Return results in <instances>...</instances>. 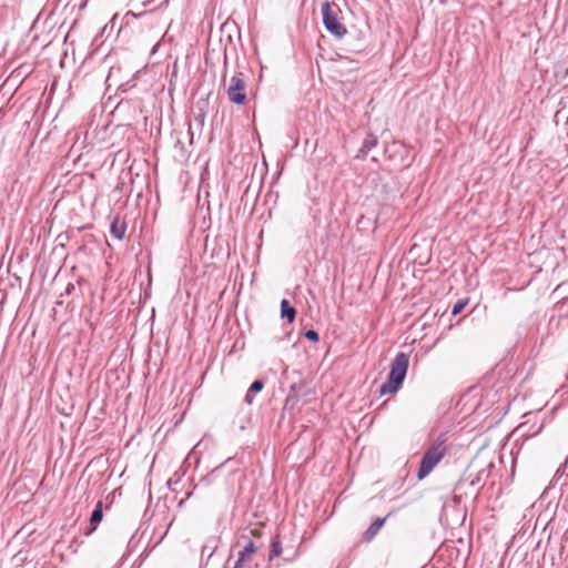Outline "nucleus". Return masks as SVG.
<instances>
[{
    "instance_id": "nucleus-17",
    "label": "nucleus",
    "mask_w": 568,
    "mask_h": 568,
    "mask_svg": "<svg viewBox=\"0 0 568 568\" xmlns=\"http://www.w3.org/2000/svg\"><path fill=\"white\" fill-rule=\"evenodd\" d=\"M304 336L312 342H318V339H320L318 333L314 329H307L305 332Z\"/></svg>"
},
{
    "instance_id": "nucleus-22",
    "label": "nucleus",
    "mask_w": 568,
    "mask_h": 568,
    "mask_svg": "<svg viewBox=\"0 0 568 568\" xmlns=\"http://www.w3.org/2000/svg\"><path fill=\"white\" fill-rule=\"evenodd\" d=\"M204 119H205V116L202 113L199 114L197 116H195V120H197L201 125H203Z\"/></svg>"
},
{
    "instance_id": "nucleus-1",
    "label": "nucleus",
    "mask_w": 568,
    "mask_h": 568,
    "mask_svg": "<svg viewBox=\"0 0 568 568\" xmlns=\"http://www.w3.org/2000/svg\"><path fill=\"white\" fill-rule=\"evenodd\" d=\"M409 364V357L405 353H398L392 362L387 381L381 386V394H393L403 384Z\"/></svg>"
},
{
    "instance_id": "nucleus-16",
    "label": "nucleus",
    "mask_w": 568,
    "mask_h": 568,
    "mask_svg": "<svg viewBox=\"0 0 568 568\" xmlns=\"http://www.w3.org/2000/svg\"><path fill=\"white\" fill-rule=\"evenodd\" d=\"M155 14H156V10L152 9V10L144 11V12L138 14V17H140L146 21H150ZM132 16L136 17V14H134V13H132Z\"/></svg>"
},
{
    "instance_id": "nucleus-25",
    "label": "nucleus",
    "mask_w": 568,
    "mask_h": 568,
    "mask_svg": "<svg viewBox=\"0 0 568 568\" xmlns=\"http://www.w3.org/2000/svg\"><path fill=\"white\" fill-rule=\"evenodd\" d=\"M223 465H220L217 467H215V469L213 470V473L217 471Z\"/></svg>"
},
{
    "instance_id": "nucleus-9",
    "label": "nucleus",
    "mask_w": 568,
    "mask_h": 568,
    "mask_svg": "<svg viewBox=\"0 0 568 568\" xmlns=\"http://www.w3.org/2000/svg\"><path fill=\"white\" fill-rule=\"evenodd\" d=\"M254 554L239 552L237 559L230 568H252Z\"/></svg>"
},
{
    "instance_id": "nucleus-8",
    "label": "nucleus",
    "mask_w": 568,
    "mask_h": 568,
    "mask_svg": "<svg viewBox=\"0 0 568 568\" xmlns=\"http://www.w3.org/2000/svg\"><path fill=\"white\" fill-rule=\"evenodd\" d=\"M385 521H386V518H376L371 524L368 529L365 531V534H364L365 540L369 541L371 539H373L377 535L379 529L384 526Z\"/></svg>"
},
{
    "instance_id": "nucleus-4",
    "label": "nucleus",
    "mask_w": 568,
    "mask_h": 568,
    "mask_svg": "<svg viewBox=\"0 0 568 568\" xmlns=\"http://www.w3.org/2000/svg\"><path fill=\"white\" fill-rule=\"evenodd\" d=\"M227 98L236 105H243L246 102V82L242 74H236L231 78L227 88Z\"/></svg>"
},
{
    "instance_id": "nucleus-26",
    "label": "nucleus",
    "mask_w": 568,
    "mask_h": 568,
    "mask_svg": "<svg viewBox=\"0 0 568 568\" xmlns=\"http://www.w3.org/2000/svg\"><path fill=\"white\" fill-rule=\"evenodd\" d=\"M191 495H192V493H191V491L186 493V498H190V497H191Z\"/></svg>"
},
{
    "instance_id": "nucleus-13",
    "label": "nucleus",
    "mask_w": 568,
    "mask_h": 568,
    "mask_svg": "<svg viewBox=\"0 0 568 568\" xmlns=\"http://www.w3.org/2000/svg\"><path fill=\"white\" fill-rule=\"evenodd\" d=\"M468 304V300L465 298V300H459L458 302H456L452 308V314L453 315H457L459 314L464 308L465 306Z\"/></svg>"
},
{
    "instance_id": "nucleus-24",
    "label": "nucleus",
    "mask_w": 568,
    "mask_h": 568,
    "mask_svg": "<svg viewBox=\"0 0 568 568\" xmlns=\"http://www.w3.org/2000/svg\"><path fill=\"white\" fill-rule=\"evenodd\" d=\"M168 1H169V0H162V1L159 3V7H162V6H164V4H168Z\"/></svg>"
},
{
    "instance_id": "nucleus-21",
    "label": "nucleus",
    "mask_w": 568,
    "mask_h": 568,
    "mask_svg": "<svg viewBox=\"0 0 568 568\" xmlns=\"http://www.w3.org/2000/svg\"><path fill=\"white\" fill-rule=\"evenodd\" d=\"M565 468H562V465L559 466V468L556 470L555 478H559L564 473Z\"/></svg>"
},
{
    "instance_id": "nucleus-3",
    "label": "nucleus",
    "mask_w": 568,
    "mask_h": 568,
    "mask_svg": "<svg viewBox=\"0 0 568 568\" xmlns=\"http://www.w3.org/2000/svg\"><path fill=\"white\" fill-rule=\"evenodd\" d=\"M322 16L324 27L331 34L336 38H343L346 34V28L338 21L337 11L333 9L328 1L322 4Z\"/></svg>"
},
{
    "instance_id": "nucleus-7",
    "label": "nucleus",
    "mask_w": 568,
    "mask_h": 568,
    "mask_svg": "<svg viewBox=\"0 0 568 568\" xmlns=\"http://www.w3.org/2000/svg\"><path fill=\"white\" fill-rule=\"evenodd\" d=\"M125 232H126L125 222L121 221L119 217H115L110 225L111 235L118 240H123Z\"/></svg>"
},
{
    "instance_id": "nucleus-15",
    "label": "nucleus",
    "mask_w": 568,
    "mask_h": 568,
    "mask_svg": "<svg viewBox=\"0 0 568 568\" xmlns=\"http://www.w3.org/2000/svg\"><path fill=\"white\" fill-rule=\"evenodd\" d=\"M241 551L255 555L257 551V546L252 540H248Z\"/></svg>"
},
{
    "instance_id": "nucleus-14",
    "label": "nucleus",
    "mask_w": 568,
    "mask_h": 568,
    "mask_svg": "<svg viewBox=\"0 0 568 568\" xmlns=\"http://www.w3.org/2000/svg\"><path fill=\"white\" fill-rule=\"evenodd\" d=\"M263 388H264V382L262 379H255L251 384L248 390H250V393L256 394V393H260Z\"/></svg>"
},
{
    "instance_id": "nucleus-18",
    "label": "nucleus",
    "mask_w": 568,
    "mask_h": 568,
    "mask_svg": "<svg viewBox=\"0 0 568 568\" xmlns=\"http://www.w3.org/2000/svg\"><path fill=\"white\" fill-rule=\"evenodd\" d=\"M180 477L178 474H174L169 480L168 486L171 487L173 484H176L179 481Z\"/></svg>"
},
{
    "instance_id": "nucleus-19",
    "label": "nucleus",
    "mask_w": 568,
    "mask_h": 568,
    "mask_svg": "<svg viewBox=\"0 0 568 568\" xmlns=\"http://www.w3.org/2000/svg\"><path fill=\"white\" fill-rule=\"evenodd\" d=\"M244 402L247 404V405H251L253 403V393H250V390H247L245 397H244Z\"/></svg>"
},
{
    "instance_id": "nucleus-27",
    "label": "nucleus",
    "mask_w": 568,
    "mask_h": 568,
    "mask_svg": "<svg viewBox=\"0 0 568 568\" xmlns=\"http://www.w3.org/2000/svg\"><path fill=\"white\" fill-rule=\"evenodd\" d=\"M142 1H143V3H146V2H149L150 0H142Z\"/></svg>"
},
{
    "instance_id": "nucleus-10",
    "label": "nucleus",
    "mask_w": 568,
    "mask_h": 568,
    "mask_svg": "<svg viewBox=\"0 0 568 568\" xmlns=\"http://www.w3.org/2000/svg\"><path fill=\"white\" fill-rule=\"evenodd\" d=\"M281 316L292 323L296 317V310L290 304L287 300L281 302Z\"/></svg>"
},
{
    "instance_id": "nucleus-6",
    "label": "nucleus",
    "mask_w": 568,
    "mask_h": 568,
    "mask_svg": "<svg viewBox=\"0 0 568 568\" xmlns=\"http://www.w3.org/2000/svg\"><path fill=\"white\" fill-rule=\"evenodd\" d=\"M377 145V138L368 133L366 138L364 139L361 149L358 150V153L356 155L357 159H365L369 151L374 149Z\"/></svg>"
},
{
    "instance_id": "nucleus-20",
    "label": "nucleus",
    "mask_w": 568,
    "mask_h": 568,
    "mask_svg": "<svg viewBox=\"0 0 568 568\" xmlns=\"http://www.w3.org/2000/svg\"><path fill=\"white\" fill-rule=\"evenodd\" d=\"M74 288H75V287H74V284L69 283V284L67 285L65 290H64V294H67V295L71 294V293L73 292V290H74Z\"/></svg>"
},
{
    "instance_id": "nucleus-11",
    "label": "nucleus",
    "mask_w": 568,
    "mask_h": 568,
    "mask_svg": "<svg viewBox=\"0 0 568 568\" xmlns=\"http://www.w3.org/2000/svg\"><path fill=\"white\" fill-rule=\"evenodd\" d=\"M102 518H103L102 501H98V504L95 505V508L93 509L91 517H90L91 530H95L98 525L102 521Z\"/></svg>"
},
{
    "instance_id": "nucleus-5",
    "label": "nucleus",
    "mask_w": 568,
    "mask_h": 568,
    "mask_svg": "<svg viewBox=\"0 0 568 568\" xmlns=\"http://www.w3.org/2000/svg\"><path fill=\"white\" fill-rule=\"evenodd\" d=\"M494 468V463H487L483 467L477 468L476 474L473 475L470 471L469 477V485L476 489V491H479V489L486 484V480L488 479L491 469Z\"/></svg>"
},
{
    "instance_id": "nucleus-12",
    "label": "nucleus",
    "mask_w": 568,
    "mask_h": 568,
    "mask_svg": "<svg viewBox=\"0 0 568 568\" xmlns=\"http://www.w3.org/2000/svg\"><path fill=\"white\" fill-rule=\"evenodd\" d=\"M282 554V544L278 538H275L271 542V549L268 559L272 560L275 557H278Z\"/></svg>"
},
{
    "instance_id": "nucleus-2",
    "label": "nucleus",
    "mask_w": 568,
    "mask_h": 568,
    "mask_svg": "<svg viewBox=\"0 0 568 568\" xmlns=\"http://www.w3.org/2000/svg\"><path fill=\"white\" fill-rule=\"evenodd\" d=\"M446 453L445 442L437 440L424 454L417 471V478L424 479L427 477L434 467L442 460Z\"/></svg>"
},
{
    "instance_id": "nucleus-23",
    "label": "nucleus",
    "mask_w": 568,
    "mask_h": 568,
    "mask_svg": "<svg viewBox=\"0 0 568 568\" xmlns=\"http://www.w3.org/2000/svg\"><path fill=\"white\" fill-rule=\"evenodd\" d=\"M562 468L568 469V455L565 463L562 464Z\"/></svg>"
}]
</instances>
